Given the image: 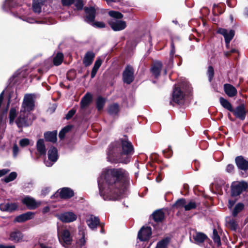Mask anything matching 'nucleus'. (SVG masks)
Returning a JSON list of instances; mask_svg holds the SVG:
<instances>
[{
  "instance_id": "1",
  "label": "nucleus",
  "mask_w": 248,
  "mask_h": 248,
  "mask_svg": "<svg viewBox=\"0 0 248 248\" xmlns=\"http://www.w3.org/2000/svg\"><path fill=\"white\" fill-rule=\"evenodd\" d=\"M103 185L98 182L100 196L105 201H116L129 180V173L122 168L106 169L103 173Z\"/></svg>"
},
{
  "instance_id": "2",
  "label": "nucleus",
  "mask_w": 248,
  "mask_h": 248,
  "mask_svg": "<svg viewBox=\"0 0 248 248\" xmlns=\"http://www.w3.org/2000/svg\"><path fill=\"white\" fill-rule=\"evenodd\" d=\"M134 147L129 140L128 137L124 135L122 138L110 143L107 149L108 161L112 163L127 164L134 154Z\"/></svg>"
},
{
  "instance_id": "3",
  "label": "nucleus",
  "mask_w": 248,
  "mask_h": 248,
  "mask_svg": "<svg viewBox=\"0 0 248 248\" xmlns=\"http://www.w3.org/2000/svg\"><path fill=\"white\" fill-rule=\"evenodd\" d=\"M190 91L191 87L187 84L181 83L179 84H175L173 88L171 100L170 102V105L174 106L173 103L179 105H183L185 103L186 93Z\"/></svg>"
},
{
  "instance_id": "4",
  "label": "nucleus",
  "mask_w": 248,
  "mask_h": 248,
  "mask_svg": "<svg viewBox=\"0 0 248 248\" xmlns=\"http://www.w3.org/2000/svg\"><path fill=\"white\" fill-rule=\"evenodd\" d=\"M248 188V183L242 181L233 182L231 186V195L232 197H236L240 195L243 191Z\"/></svg>"
},
{
  "instance_id": "5",
  "label": "nucleus",
  "mask_w": 248,
  "mask_h": 248,
  "mask_svg": "<svg viewBox=\"0 0 248 248\" xmlns=\"http://www.w3.org/2000/svg\"><path fill=\"white\" fill-rule=\"evenodd\" d=\"M34 96V95L32 94H26L25 95L22 103L21 112L24 113L26 111L30 112L34 109L35 107Z\"/></svg>"
},
{
  "instance_id": "6",
  "label": "nucleus",
  "mask_w": 248,
  "mask_h": 248,
  "mask_svg": "<svg viewBox=\"0 0 248 248\" xmlns=\"http://www.w3.org/2000/svg\"><path fill=\"white\" fill-rule=\"evenodd\" d=\"M235 163L238 169L241 170V175L243 177L248 176V161L242 155L235 158Z\"/></svg>"
},
{
  "instance_id": "7",
  "label": "nucleus",
  "mask_w": 248,
  "mask_h": 248,
  "mask_svg": "<svg viewBox=\"0 0 248 248\" xmlns=\"http://www.w3.org/2000/svg\"><path fill=\"white\" fill-rule=\"evenodd\" d=\"M134 79V69L131 65L127 64L122 73L123 81L124 83L129 85Z\"/></svg>"
},
{
  "instance_id": "8",
  "label": "nucleus",
  "mask_w": 248,
  "mask_h": 248,
  "mask_svg": "<svg viewBox=\"0 0 248 248\" xmlns=\"http://www.w3.org/2000/svg\"><path fill=\"white\" fill-rule=\"evenodd\" d=\"M58 235L60 242L64 247L72 244L73 238L68 230L63 229L61 232H58Z\"/></svg>"
},
{
  "instance_id": "9",
  "label": "nucleus",
  "mask_w": 248,
  "mask_h": 248,
  "mask_svg": "<svg viewBox=\"0 0 248 248\" xmlns=\"http://www.w3.org/2000/svg\"><path fill=\"white\" fill-rule=\"evenodd\" d=\"M152 233V229L150 227L143 226L138 232V238L140 241H147L150 239Z\"/></svg>"
},
{
  "instance_id": "10",
  "label": "nucleus",
  "mask_w": 248,
  "mask_h": 248,
  "mask_svg": "<svg viewBox=\"0 0 248 248\" xmlns=\"http://www.w3.org/2000/svg\"><path fill=\"white\" fill-rule=\"evenodd\" d=\"M234 116L242 121L245 119L247 111L244 104L242 103L237 106L235 108L232 109L231 112Z\"/></svg>"
},
{
  "instance_id": "11",
  "label": "nucleus",
  "mask_w": 248,
  "mask_h": 248,
  "mask_svg": "<svg viewBox=\"0 0 248 248\" xmlns=\"http://www.w3.org/2000/svg\"><path fill=\"white\" fill-rule=\"evenodd\" d=\"M86 16L84 21L88 24H91L95 20L96 16V10L94 7H85L84 8Z\"/></svg>"
},
{
  "instance_id": "12",
  "label": "nucleus",
  "mask_w": 248,
  "mask_h": 248,
  "mask_svg": "<svg viewBox=\"0 0 248 248\" xmlns=\"http://www.w3.org/2000/svg\"><path fill=\"white\" fill-rule=\"evenodd\" d=\"M108 23L111 29L115 31H122L126 27V22L121 20L111 19Z\"/></svg>"
},
{
  "instance_id": "13",
  "label": "nucleus",
  "mask_w": 248,
  "mask_h": 248,
  "mask_svg": "<svg viewBox=\"0 0 248 248\" xmlns=\"http://www.w3.org/2000/svg\"><path fill=\"white\" fill-rule=\"evenodd\" d=\"M217 33L222 35L224 38L225 43L227 44L231 41L235 35L234 30H230L228 32L227 29L222 28H218Z\"/></svg>"
},
{
  "instance_id": "14",
  "label": "nucleus",
  "mask_w": 248,
  "mask_h": 248,
  "mask_svg": "<svg viewBox=\"0 0 248 248\" xmlns=\"http://www.w3.org/2000/svg\"><path fill=\"white\" fill-rule=\"evenodd\" d=\"M22 113L20 112L19 116L16 121V123L18 128L27 127L32 124V121L29 119L27 116L25 115V113H23V115L22 114Z\"/></svg>"
},
{
  "instance_id": "15",
  "label": "nucleus",
  "mask_w": 248,
  "mask_h": 248,
  "mask_svg": "<svg viewBox=\"0 0 248 248\" xmlns=\"http://www.w3.org/2000/svg\"><path fill=\"white\" fill-rule=\"evenodd\" d=\"M22 202L30 210H34L39 205V204H38L33 198L29 196H26L22 200Z\"/></svg>"
},
{
  "instance_id": "16",
  "label": "nucleus",
  "mask_w": 248,
  "mask_h": 248,
  "mask_svg": "<svg viewBox=\"0 0 248 248\" xmlns=\"http://www.w3.org/2000/svg\"><path fill=\"white\" fill-rule=\"evenodd\" d=\"M77 216L72 212H67L61 214L60 215L59 219L62 222L69 223L76 220Z\"/></svg>"
},
{
  "instance_id": "17",
  "label": "nucleus",
  "mask_w": 248,
  "mask_h": 248,
  "mask_svg": "<svg viewBox=\"0 0 248 248\" xmlns=\"http://www.w3.org/2000/svg\"><path fill=\"white\" fill-rule=\"evenodd\" d=\"M162 66V63L160 61H156L152 65L150 72L155 78H158L160 76Z\"/></svg>"
},
{
  "instance_id": "18",
  "label": "nucleus",
  "mask_w": 248,
  "mask_h": 248,
  "mask_svg": "<svg viewBox=\"0 0 248 248\" xmlns=\"http://www.w3.org/2000/svg\"><path fill=\"white\" fill-rule=\"evenodd\" d=\"M59 196L62 199H69L74 196V191L69 187H64L59 189Z\"/></svg>"
},
{
  "instance_id": "19",
  "label": "nucleus",
  "mask_w": 248,
  "mask_h": 248,
  "mask_svg": "<svg viewBox=\"0 0 248 248\" xmlns=\"http://www.w3.org/2000/svg\"><path fill=\"white\" fill-rule=\"evenodd\" d=\"M150 218L156 223H162L165 219V214L162 209H158L152 213Z\"/></svg>"
},
{
  "instance_id": "20",
  "label": "nucleus",
  "mask_w": 248,
  "mask_h": 248,
  "mask_svg": "<svg viewBox=\"0 0 248 248\" xmlns=\"http://www.w3.org/2000/svg\"><path fill=\"white\" fill-rule=\"evenodd\" d=\"M23 237V233L19 230H16L10 232L9 240L14 243H19L22 241Z\"/></svg>"
},
{
  "instance_id": "21",
  "label": "nucleus",
  "mask_w": 248,
  "mask_h": 248,
  "mask_svg": "<svg viewBox=\"0 0 248 248\" xmlns=\"http://www.w3.org/2000/svg\"><path fill=\"white\" fill-rule=\"evenodd\" d=\"M17 208L16 203H1L0 204V210L3 212H13Z\"/></svg>"
},
{
  "instance_id": "22",
  "label": "nucleus",
  "mask_w": 248,
  "mask_h": 248,
  "mask_svg": "<svg viewBox=\"0 0 248 248\" xmlns=\"http://www.w3.org/2000/svg\"><path fill=\"white\" fill-rule=\"evenodd\" d=\"M224 91L225 93L230 97H233L236 96L237 91L233 85L226 83L223 86Z\"/></svg>"
},
{
  "instance_id": "23",
  "label": "nucleus",
  "mask_w": 248,
  "mask_h": 248,
  "mask_svg": "<svg viewBox=\"0 0 248 248\" xmlns=\"http://www.w3.org/2000/svg\"><path fill=\"white\" fill-rule=\"evenodd\" d=\"M46 2V0H32V9L34 13L40 14L42 11V7Z\"/></svg>"
},
{
  "instance_id": "24",
  "label": "nucleus",
  "mask_w": 248,
  "mask_h": 248,
  "mask_svg": "<svg viewBox=\"0 0 248 248\" xmlns=\"http://www.w3.org/2000/svg\"><path fill=\"white\" fill-rule=\"evenodd\" d=\"M34 215V214L33 212H27L17 216L15 219V221L20 223L24 222L27 220L32 219Z\"/></svg>"
},
{
  "instance_id": "25",
  "label": "nucleus",
  "mask_w": 248,
  "mask_h": 248,
  "mask_svg": "<svg viewBox=\"0 0 248 248\" xmlns=\"http://www.w3.org/2000/svg\"><path fill=\"white\" fill-rule=\"evenodd\" d=\"M95 57V54L91 51H87L83 58V63L85 67H88L91 65Z\"/></svg>"
},
{
  "instance_id": "26",
  "label": "nucleus",
  "mask_w": 248,
  "mask_h": 248,
  "mask_svg": "<svg viewBox=\"0 0 248 248\" xmlns=\"http://www.w3.org/2000/svg\"><path fill=\"white\" fill-rule=\"evenodd\" d=\"M195 243L198 245L203 243L206 240L209 239L208 236L204 233L196 232L193 235Z\"/></svg>"
},
{
  "instance_id": "27",
  "label": "nucleus",
  "mask_w": 248,
  "mask_h": 248,
  "mask_svg": "<svg viewBox=\"0 0 248 248\" xmlns=\"http://www.w3.org/2000/svg\"><path fill=\"white\" fill-rule=\"evenodd\" d=\"M86 222L91 229L94 230L97 226L100 225V219L98 217L91 215L89 219L86 220Z\"/></svg>"
},
{
  "instance_id": "28",
  "label": "nucleus",
  "mask_w": 248,
  "mask_h": 248,
  "mask_svg": "<svg viewBox=\"0 0 248 248\" xmlns=\"http://www.w3.org/2000/svg\"><path fill=\"white\" fill-rule=\"evenodd\" d=\"M57 131H48L44 133V138L46 141L55 143L57 140Z\"/></svg>"
},
{
  "instance_id": "29",
  "label": "nucleus",
  "mask_w": 248,
  "mask_h": 248,
  "mask_svg": "<svg viewBox=\"0 0 248 248\" xmlns=\"http://www.w3.org/2000/svg\"><path fill=\"white\" fill-rule=\"evenodd\" d=\"M36 149L40 156L46 155V148L44 143V140L39 139L36 143Z\"/></svg>"
},
{
  "instance_id": "30",
  "label": "nucleus",
  "mask_w": 248,
  "mask_h": 248,
  "mask_svg": "<svg viewBox=\"0 0 248 248\" xmlns=\"http://www.w3.org/2000/svg\"><path fill=\"white\" fill-rule=\"evenodd\" d=\"M92 95L90 93H86L80 101L81 108H84L88 107L92 102Z\"/></svg>"
},
{
  "instance_id": "31",
  "label": "nucleus",
  "mask_w": 248,
  "mask_h": 248,
  "mask_svg": "<svg viewBox=\"0 0 248 248\" xmlns=\"http://www.w3.org/2000/svg\"><path fill=\"white\" fill-rule=\"evenodd\" d=\"M48 158L52 162H56L58 159V150L56 147L52 146L48 151Z\"/></svg>"
},
{
  "instance_id": "32",
  "label": "nucleus",
  "mask_w": 248,
  "mask_h": 248,
  "mask_svg": "<svg viewBox=\"0 0 248 248\" xmlns=\"http://www.w3.org/2000/svg\"><path fill=\"white\" fill-rule=\"evenodd\" d=\"M19 0H5L3 5V9L4 10L11 9L19 5Z\"/></svg>"
},
{
  "instance_id": "33",
  "label": "nucleus",
  "mask_w": 248,
  "mask_h": 248,
  "mask_svg": "<svg viewBox=\"0 0 248 248\" xmlns=\"http://www.w3.org/2000/svg\"><path fill=\"white\" fill-rule=\"evenodd\" d=\"M119 111V105L118 103H113L108 107V112L110 115H117Z\"/></svg>"
},
{
  "instance_id": "34",
  "label": "nucleus",
  "mask_w": 248,
  "mask_h": 248,
  "mask_svg": "<svg viewBox=\"0 0 248 248\" xmlns=\"http://www.w3.org/2000/svg\"><path fill=\"white\" fill-rule=\"evenodd\" d=\"M219 102L221 106L225 109L229 110L230 112H232L233 109V107L231 103L226 99H225L223 97H220Z\"/></svg>"
},
{
  "instance_id": "35",
  "label": "nucleus",
  "mask_w": 248,
  "mask_h": 248,
  "mask_svg": "<svg viewBox=\"0 0 248 248\" xmlns=\"http://www.w3.org/2000/svg\"><path fill=\"white\" fill-rule=\"evenodd\" d=\"M225 5L222 4L221 5L214 4L212 10L213 13L215 16L221 15L224 13L225 10Z\"/></svg>"
},
{
  "instance_id": "36",
  "label": "nucleus",
  "mask_w": 248,
  "mask_h": 248,
  "mask_svg": "<svg viewBox=\"0 0 248 248\" xmlns=\"http://www.w3.org/2000/svg\"><path fill=\"white\" fill-rule=\"evenodd\" d=\"M64 56L62 53L59 52L53 58V64L55 66L61 65L63 61Z\"/></svg>"
},
{
  "instance_id": "37",
  "label": "nucleus",
  "mask_w": 248,
  "mask_h": 248,
  "mask_svg": "<svg viewBox=\"0 0 248 248\" xmlns=\"http://www.w3.org/2000/svg\"><path fill=\"white\" fill-rule=\"evenodd\" d=\"M245 205L242 202L237 203L232 211V216L233 217H236L238 214L244 210Z\"/></svg>"
},
{
  "instance_id": "38",
  "label": "nucleus",
  "mask_w": 248,
  "mask_h": 248,
  "mask_svg": "<svg viewBox=\"0 0 248 248\" xmlns=\"http://www.w3.org/2000/svg\"><path fill=\"white\" fill-rule=\"evenodd\" d=\"M106 103V99L101 96H99L96 100V108L98 111L103 109Z\"/></svg>"
},
{
  "instance_id": "39",
  "label": "nucleus",
  "mask_w": 248,
  "mask_h": 248,
  "mask_svg": "<svg viewBox=\"0 0 248 248\" xmlns=\"http://www.w3.org/2000/svg\"><path fill=\"white\" fill-rule=\"evenodd\" d=\"M170 241L169 237H165L157 243L155 248H166Z\"/></svg>"
},
{
  "instance_id": "40",
  "label": "nucleus",
  "mask_w": 248,
  "mask_h": 248,
  "mask_svg": "<svg viewBox=\"0 0 248 248\" xmlns=\"http://www.w3.org/2000/svg\"><path fill=\"white\" fill-rule=\"evenodd\" d=\"M186 203V200L185 198L178 199L172 205V207L176 209L184 208Z\"/></svg>"
},
{
  "instance_id": "41",
  "label": "nucleus",
  "mask_w": 248,
  "mask_h": 248,
  "mask_svg": "<svg viewBox=\"0 0 248 248\" xmlns=\"http://www.w3.org/2000/svg\"><path fill=\"white\" fill-rule=\"evenodd\" d=\"M197 204L193 200H190L187 203H185V210L186 211H190L196 209Z\"/></svg>"
},
{
  "instance_id": "42",
  "label": "nucleus",
  "mask_w": 248,
  "mask_h": 248,
  "mask_svg": "<svg viewBox=\"0 0 248 248\" xmlns=\"http://www.w3.org/2000/svg\"><path fill=\"white\" fill-rule=\"evenodd\" d=\"M212 239L215 243L217 244V246L218 247L221 245L220 236H219L218 232L216 229L213 230Z\"/></svg>"
},
{
  "instance_id": "43",
  "label": "nucleus",
  "mask_w": 248,
  "mask_h": 248,
  "mask_svg": "<svg viewBox=\"0 0 248 248\" xmlns=\"http://www.w3.org/2000/svg\"><path fill=\"white\" fill-rule=\"evenodd\" d=\"M108 15L116 19V20L122 19L124 17V15L121 12L113 10L110 11L108 12Z\"/></svg>"
},
{
  "instance_id": "44",
  "label": "nucleus",
  "mask_w": 248,
  "mask_h": 248,
  "mask_svg": "<svg viewBox=\"0 0 248 248\" xmlns=\"http://www.w3.org/2000/svg\"><path fill=\"white\" fill-rule=\"evenodd\" d=\"M9 123L10 124H12L14 121L15 119L16 116V108H11L9 112Z\"/></svg>"
},
{
  "instance_id": "45",
  "label": "nucleus",
  "mask_w": 248,
  "mask_h": 248,
  "mask_svg": "<svg viewBox=\"0 0 248 248\" xmlns=\"http://www.w3.org/2000/svg\"><path fill=\"white\" fill-rule=\"evenodd\" d=\"M17 177V173L16 172L13 171L11 172L7 176L3 179V181L8 183L10 182L14 181Z\"/></svg>"
},
{
  "instance_id": "46",
  "label": "nucleus",
  "mask_w": 248,
  "mask_h": 248,
  "mask_svg": "<svg viewBox=\"0 0 248 248\" xmlns=\"http://www.w3.org/2000/svg\"><path fill=\"white\" fill-rule=\"evenodd\" d=\"M76 71L74 69L69 70L66 74V78L69 81H72L76 78Z\"/></svg>"
},
{
  "instance_id": "47",
  "label": "nucleus",
  "mask_w": 248,
  "mask_h": 248,
  "mask_svg": "<svg viewBox=\"0 0 248 248\" xmlns=\"http://www.w3.org/2000/svg\"><path fill=\"white\" fill-rule=\"evenodd\" d=\"M73 4H74L77 10L81 11L83 9L84 3L83 0H74Z\"/></svg>"
},
{
  "instance_id": "48",
  "label": "nucleus",
  "mask_w": 248,
  "mask_h": 248,
  "mask_svg": "<svg viewBox=\"0 0 248 248\" xmlns=\"http://www.w3.org/2000/svg\"><path fill=\"white\" fill-rule=\"evenodd\" d=\"M214 69L212 66L210 65L208 67L207 75L208 77V79L210 82H211L214 77Z\"/></svg>"
},
{
  "instance_id": "49",
  "label": "nucleus",
  "mask_w": 248,
  "mask_h": 248,
  "mask_svg": "<svg viewBox=\"0 0 248 248\" xmlns=\"http://www.w3.org/2000/svg\"><path fill=\"white\" fill-rule=\"evenodd\" d=\"M162 153L165 157L168 158L171 157L173 154L171 146L169 145L167 149L163 150Z\"/></svg>"
},
{
  "instance_id": "50",
  "label": "nucleus",
  "mask_w": 248,
  "mask_h": 248,
  "mask_svg": "<svg viewBox=\"0 0 248 248\" xmlns=\"http://www.w3.org/2000/svg\"><path fill=\"white\" fill-rule=\"evenodd\" d=\"M93 27L97 28H103L106 26L105 24L103 22L100 21H94L93 22L90 24Z\"/></svg>"
},
{
  "instance_id": "51",
  "label": "nucleus",
  "mask_w": 248,
  "mask_h": 248,
  "mask_svg": "<svg viewBox=\"0 0 248 248\" xmlns=\"http://www.w3.org/2000/svg\"><path fill=\"white\" fill-rule=\"evenodd\" d=\"M30 140L27 138L22 139L19 141V145L21 147H25L30 144Z\"/></svg>"
},
{
  "instance_id": "52",
  "label": "nucleus",
  "mask_w": 248,
  "mask_h": 248,
  "mask_svg": "<svg viewBox=\"0 0 248 248\" xmlns=\"http://www.w3.org/2000/svg\"><path fill=\"white\" fill-rule=\"evenodd\" d=\"M228 224H229L230 227H231L232 230H236L238 226V224L236 221L234 219H230V220L228 221Z\"/></svg>"
},
{
  "instance_id": "53",
  "label": "nucleus",
  "mask_w": 248,
  "mask_h": 248,
  "mask_svg": "<svg viewBox=\"0 0 248 248\" xmlns=\"http://www.w3.org/2000/svg\"><path fill=\"white\" fill-rule=\"evenodd\" d=\"M76 112V109L74 108L70 109L66 115L65 118L66 120H70L71 118L73 117V116L75 114Z\"/></svg>"
},
{
  "instance_id": "54",
  "label": "nucleus",
  "mask_w": 248,
  "mask_h": 248,
  "mask_svg": "<svg viewBox=\"0 0 248 248\" xmlns=\"http://www.w3.org/2000/svg\"><path fill=\"white\" fill-rule=\"evenodd\" d=\"M61 2L63 6H70L73 4L74 0H61Z\"/></svg>"
},
{
  "instance_id": "55",
  "label": "nucleus",
  "mask_w": 248,
  "mask_h": 248,
  "mask_svg": "<svg viewBox=\"0 0 248 248\" xmlns=\"http://www.w3.org/2000/svg\"><path fill=\"white\" fill-rule=\"evenodd\" d=\"M235 167L232 164H228L226 168V172L232 173L234 171Z\"/></svg>"
},
{
  "instance_id": "56",
  "label": "nucleus",
  "mask_w": 248,
  "mask_h": 248,
  "mask_svg": "<svg viewBox=\"0 0 248 248\" xmlns=\"http://www.w3.org/2000/svg\"><path fill=\"white\" fill-rule=\"evenodd\" d=\"M102 62H103V61L100 58H99V57L97 58L94 62V65L93 67L99 69V67H100V66L101 65V64L102 63Z\"/></svg>"
},
{
  "instance_id": "57",
  "label": "nucleus",
  "mask_w": 248,
  "mask_h": 248,
  "mask_svg": "<svg viewBox=\"0 0 248 248\" xmlns=\"http://www.w3.org/2000/svg\"><path fill=\"white\" fill-rule=\"evenodd\" d=\"M25 21H27L29 23H42V22L40 21L36 20L35 19L31 17H27L26 19H24Z\"/></svg>"
},
{
  "instance_id": "58",
  "label": "nucleus",
  "mask_w": 248,
  "mask_h": 248,
  "mask_svg": "<svg viewBox=\"0 0 248 248\" xmlns=\"http://www.w3.org/2000/svg\"><path fill=\"white\" fill-rule=\"evenodd\" d=\"M238 51L235 48H232L231 50L228 51H226L224 53L225 56L227 57H229L231 56L232 53H238Z\"/></svg>"
},
{
  "instance_id": "59",
  "label": "nucleus",
  "mask_w": 248,
  "mask_h": 248,
  "mask_svg": "<svg viewBox=\"0 0 248 248\" xmlns=\"http://www.w3.org/2000/svg\"><path fill=\"white\" fill-rule=\"evenodd\" d=\"M236 201H237L236 199L229 200L228 206V208L229 209H231L232 208V207L234 206L235 202H236Z\"/></svg>"
},
{
  "instance_id": "60",
  "label": "nucleus",
  "mask_w": 248,
  "mask_h": 248,
  "mask_svg": "<svg viewBox=\"0 0 248 248\" xmlns=\"http://www.w3.org/2000/svg\"><path fill=\"white\" fill-rule=\"evenodd\" d=\"M72 127H73L72 125L69 124V125H67L65 126V127H64L62 129V130H63V131H64L65 133H67L71 130Z\"/></svg>"
},
{
  "instance_id": "61",
  "label": "nucleus",
  "mask_w": 248,
  "mask_h": 248,
  "mask_svg": "<svg viewBox=\"0 0 248 248\" xmlns=\"http://www.w3.org/2000/svg\"><path fill=\"white\" fill-rule=\"evenodd\" d=\"M10 171V170L9 169H2L0 170V177L5 175L7 174Z\"/></svg>"
},
{
  "instance_id": "62",
  "label": "nucleus",
  "mask_w": 248,
  "mask_h": 248,
  "mask_svg": "<svg viewBox=\"0 0 248 248\" xmlns=\"http://www.w3.org/2000/svg\"><path fill=\"white\" fill-rule=\"evenodd\" d=\"M98 70V69L97 68H95L93 67V69L91 71V77L92 78H93L95 77Z\"/></svg>"
},
{
  "instance_id": "63",
  "label": "nucleus",
  "mask_w": 248,
  "mask_h": 248,
  "mask_svg": "<svg viewBox=\"0 0 248 248\" xmlns=\"http://www.w3.org/2000/svg\"><path fill=\"white\" fill-rule=\"evenodd\" d=\"M13 154L14 155H16L19 151V149L16 144H14L13 148Z\"/></svg>"
},
{
  "instance_id": "64",
  "label": "nucleus",
  "mask_w": 248,
  "mask_h": 248,
  "mask_svg": "<svg viewBox=\"0 0 248 248\" xmlns=\"http://www.w3.org/2000/svg\"><path fill=\"white\" fill-rule=\"evenodd\" d=\"M65 134H66V133H65V132L64 131H63V130L62 129L60 131L59 134V138L60 139V140H63L65 136Z\"/></svg>"
}]
</instances>
